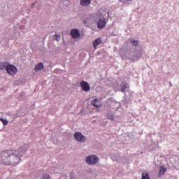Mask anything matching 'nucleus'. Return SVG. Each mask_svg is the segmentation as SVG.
Wrapping results in <instances>:
<instances>
[{"label": "nucleus", "mask_w": 179, "mask_h": 179, "mask_svg": "<svg viewBox=\"0 0 179 179\" xmlns=\"http://www.w3.org/2000/svg\"><path fill=\"white\" fill-rule=\"evenodd\" d=\"M99 160L100 159H99V157L96 155H90L87 156L85 159L86 163H87L90 166L97 164Z\"/></svg>", "instance_id": "nucleus-2"}, {"label": "nucleus", "mask_w": 179, "mask_h": 179, "mask_svg": "<svg viewBox=\"0 0 179 179\" xmlns=\"http://www.w3.org/2000/svg\"><path fill=\"white\" fill-rule=\"evenodd\" d=\"M8 66V64L6 62H1L0 63V69L3 70L6 68V67Z\"/></svg>", "instance_id": "nucleus-14"}, {"label": "nucleus", "mask_w": 179, "mask_h": 179, "mask_svg": "<svg viewBox=\"0 0 179 179\" xmlns=\"http://www.w3.org/2000/svg\"><path fill=\"white\" fill-rule=\"evenodd\" d=\"M0 121H1L3 125H8L9 124V122L3 118L0 119Z\"/></svg>", "instance_id": "nucleus-18"}, {"label": "nucleus", "mask_w": 179, "mask_h": 179, "mask_svg": "<svg viewBox=\"0 0 179 179\" xmlns=\"http://www.w3.org/2000/svg\"><path fill=\"white\" fill-rule=\"evenodd\" d=\"M41 179H51V178H50L48 173H44L43 174Z\"/></svg>", "instance_id": "nucleus-17"}, {"label": "nucleus", "mask_w": 179, "mask_h": 179, "mask_svg": "<svg viewBox=\"0 0 179 179\" xmlns=\"http://www.w3.org/2000/svg\"><path fill=\"white\" fill-rule=\"evenodd\" d=\"M141 179H150V176L148 173H143L141 176Z\"/></svg>", "instance_id": "nucleus-13"}, {"label": "nucleus", "mask_w": 179, "mask_h": 179, "mask_svg": "<svg viewBox=\"0 0 179 179\" xmlns=\"http://www.w3.org/2000/svg\"><path fill=\"white\" fill-rule=\"evenodd\" d=\"M108 20H106V18L103 19H99L97 23L98 29H103V27H106V24H107Z\"/></svg>", "instance_id": "nucleus-6"}, {"label": "nucleus", "mask_w": 179, "mask_h": 179, "mask_svg": "<svg viewBox=\"0 0 179 179\" xmlns=\"http://www.w3.org/2000/svg\"><path fill=\"white\" fill-rule=\"evenodd\" d=\"M91 2V0H80V4L81 6H89Z\"/></svg>", "instance_id": "nucleus-10"}, {"label": "nucleus", "mask_w": 179, "mask_h": 179, "mask_svg": "<svg viewBox=\"0 0 179 179\" xmlns=\"http://www.w3.org/2000/svg\"><path fill=\"white\" fill-rule=\"evenodd\" d=\"M131 44L134 45V47H136L138 44H139V42L136 40L131 41Z\"/></svg>", "instance_id": "nucleus-19"}, {"label": "nucleus", "mask_w": 179, "mask_h": 179, "mask_svg": "<svg viewBox=\"0 0 179 179\" xmlns=\"http://www.w3.org/2000/svg\"><path fill=\"white\" fill-rule=\"evenodd\" d=\"M92 105L94 106V107H96V108H99V107H101V103L100 102V100L97 99L92 100Z\"/></svg>", "instance_id": "nucleus-8"}, {"label": "nucleus", "mask_w": 179, "mask_h": 179, "mask_svg": "<svg viewBox=\"0 0 179 179\" xmlns=\"http://www.w3.org/2000/svg\"><path fill=\"white\" fill-rule=\"evenodd\" d=\"M6 72L8 75H16L17 73V69L12 64H8L6 66Z\"/></svg>", "instance_id": "nucleus-3"}, {"label": "nucleus", "mask_w": 179, "mask_h": 179, "mask_svg": "<svg viewBox=\"0 0 179 179\" xmlns=\"http://www.w3.org/2000/svg\"><path fill=\"white\" fill-rule=\"evenodd\" d=\"M167 171V169L166 167L161 166L159 167V172L158 173V177H162V176H164V173Z\"/></svg>", "instance_id": "nucleus-9"}, {"label": "nucleus", "mask_w": 179, "mask_h": 179, "mask_svg": "<svg viewBox=\"0 0 179 179\" xmlns=\"http://www.w3.org/2000/svg\"><path fill=\"white\" fill-rule=\"evenodd\" d=\"M64 179H66V177L64 176Z\"/></svg>", "instance_id": "nucleus-21"}, {"label": "nucleus", "mask_w": 179, "mask_h": 179, "mask_svg": "<svg viewBox=\"0 0 179 179\" xmlns=\"http://www.w3.org/2000/svg\"><path fill=\"white\" fill-rule=\"evenodd\" d=\"M53 38L54 40H56V41H59L61 36L59 35H54Z\"/></svg>", "instance_id": "nucleus-20"}, {"label": "nucleus", "mask_w": 179, "mask_h": 179, "mask_svg": "<svg viewBox=\"0 0 179 179\" xmlns=\"http://www.w3.org/2000/svg\"><path fill=\"white\" fill-rule=\"evenodd\" d=\"M100 44H101V38H98L93 42V46L94 48H96L98 45H100Z\"/></svg>", "instance_id": "nucleus-12"}, {"label": "nucleus", "mask_w": 179, "mask_h": 179, "mask_svg": "<svg viewBox=\"0 0 179 179\" xmlns=\"http://www.w3.org/2000/svg\"><path fill=\"white\" fill-rule=\"evenodd\" d=\"M22 153L18 150H3L0 152V161L6 166H16L20 163Z\"/></svg>", "instance_id": "nucleus-1"}, {"label": "nucleus", "mask_w": 179, "mask_h": 179, "mask_svg": "<svg viewBox=\"0 0 179 179\" xmlns=\"http://www.w3.org/2000/svg\"><path fill=\"white\" fill-rule=\"evenodd\" d=\"M80 86L84 92H90V85L87 82L81 81Z\"/></svg>", "instance_id": "nucleus-5"}, {"label": "nucleus", "mask_w": 179, "mask_h": 179, "mask_svg": "<svg viewBox=\"0 0 179 179\" xmlns=\"http://www.w3.org/2000/svg\"><path fill=\"white\" fill-rule=\"evenodd\" d=\"M128 89V84H124L123 86H122V92L124 93L125 91Z\"/></svg>", "instance_id": "nucleus-16"}, {"label": "nucleus", "mask_w": 179, "mask_h": 179, "mask_svg": "<svg viewBox=\"0 0 179 179\" xmlns=\"http://www.w3.org/2000/svg\"><path fill=\"white\" fill-rule=\"evenodd\" d=\"M71 34L73 38H79V37H80V33H79V30L78 29H72Z\"/></svg>", "instance_id": "nucleus-7"}, {"label": "nucleus", "mask_w": 179, "mask_h": 179, "mask_svg": "<svg viewBox=\"0 0 179 179\" xmlns=\"http://www.w3.org/2000/svg\"><path fill=\"white\" fill-rule=\"evenodd\" d=\"M108 120H110V121H114V114L109 113L107 115Z\"/></svg>", "instance_id": "nucleus-15"}, {"label": "nucleus", "mask_w": 179, "mask_h": 179, "mask_svg": "<svg viewBox=\"0 0 179 179\" xmlns=\"http://www.w3.org/2000/svg\"><path fill=\"white\" fill-rule=\"evenodd\" d=\"M74 138L77 142H85L86 137L82 134L80 132H76L74 134Z\"/></svg>", "instance_id": "nucleus-4"}, {"label": "nucleus", "mask_w": 179, "mask_h": 179, "mask_svg": "<svg viewBox=\"0 0 179 179\" xmlns=\"http://www.w3.org/2000/svg\"><path fill=\"white\" fill-rule=\"evenodd\" d=\"M127 1H131V0H127Z\"/></svg>", "instance_id": "nucleus-22"}, {"label": "nucleus", "mask_w": 179, "mask_h": 179, "mask_svg": "<svg viewBox=\"0 0 179 179\" xmlns=\"http://www.w3.org/2000/svg\"><path fill=\"white\" fill-rule=\"evenodd\" d=\"M44 69V64L40 62L38 63L34 68L36 72H38V71H41V69Z\"/></svg>", "instance_id": "nucleus-11"}]
</instances>
